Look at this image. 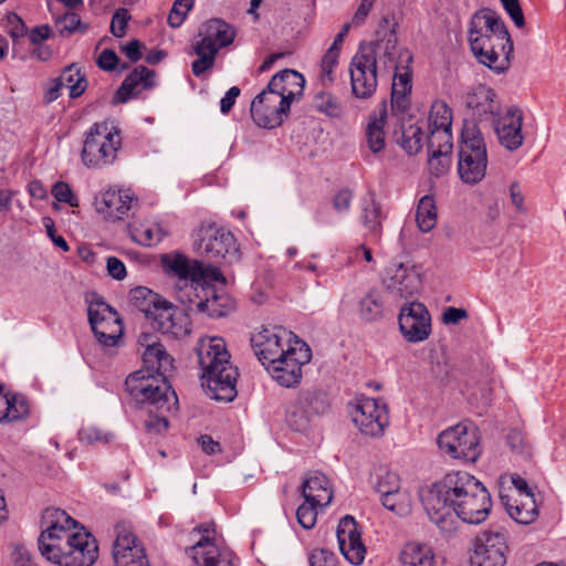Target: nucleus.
Instances as JSON below:
<instances>
[{
  "instance_id": "f257e3e1",
  "label": "nucleus",
  "mask_w": 566,
  "mask_h": 566,
  "mask_svg": "<svg viewBox=\"0 0 566 566\" xmlns=\"http://www.w3.org/2000/svg\"><path fill=\"white\" fill-rule=\"evenodd\" d=\"M421 502L428 517L443 533L454 532L459 520L467 524H481L492 509L488 489L465 471L447 473L422 492Z\"/></svg>"
},
{
  "instance_id": "f03ea898",
  "label": "nucleus",
  "mask_w": 566,
  "mask_h": 566,
  "mask_svg": "<svg viewBox=\"0 0 566 566\" xmlns=\"http://www.w3.org/2000/svg\"><path fill=\"white\" fill-rule=\"evenodd\" d=\"M46 528L39 536L43 557L59 566H92L98 557L96 538L60 509L44 513Z\"/></svg>"
},
{
  "instance_id": "7ed1b4c3",
  "label": "nucleus",
  "mask_w": 566,
  "mask_h": 566,
  "mask_svg": "<svg viewBox=\"0 0 566 566\" xmlns=\"http://www.w3.org/2000/svg\"><path fill=\"white\" fill-rule=\"evenodd\" d=\"M468 41L479 63L496 73L509 69L513 43L504 22L494 11L482 9L472 15Z\"/></svg>"
},
{
  "instance_id": "20e7f679",
  "label": "nucleus",
  "mask_w": 566,
  "mask_h": 566,
  "mask_svg": "<svg viewBox=\"0 0 566 566\" xmlns=\"http://www.w3.org/2000/svg\"><path fill=\"white\" fill-rule=\"evenodd\" d=\"M196 352L202 370V386L211 399L230 402L237 397L238 370L221 337H202Z\"/></svg>"
},
{
  "instance_id": "39448f33",
  "label": "nucleus",
  "mask_w": 566,
  "mask_h": 566,
  "mask_svg": "<svg viewBox=\"0 0 566 566\" xmlns=\"http://www.w3.org/2000/svg\"><path fill=\"white\" fill-rule=\"evenodd\" d=\"M168 375L140 368L129 374L125 380L126 390L138 403L148 405L149 413L155 410H171L177 405L175 391H170Z\"/></svg>"
},
{
  "instance_id": "423d86ee",
  "label": "nucleus",
  "mask_w": 566,
  "mask_h": 566,
  "mask_svg": "<svg viewBox=\"0 0 566 566\" xmlns=\"http://www.w3.org/2000/svg\"><path fill=\"white\" fill-rule=\"evenodd\" d=\"M122 147L119 129L111 122L93 124L85 134L81 159L88 168H104L115 163Z\"/></svg>"
},
{
  "instance_id": "0eeeda50",
  "label": "nucleus",
  "mask_w": 566,
  "mask_h": 566,
  "mask_svg": "<svg viewBox=\"0 0 566 566\" xmlns=\"http://www.w3.org/2000/svg\"><path fill=\"white\" fill-rule=\"evenodd\" d=\"M234 30L220 19H211L203 23L198 31L192 48L198 56L191 64L195 76H201L210 70L216 61L218 51L233 42Z\"/></svg>"
},
{
  "instance_id": "6e6552de",
  "label": "nucleus",
  "mask_w": 566,
  "mask_h": 566,
  "mask_svg": "<svg viewBox=\"0 0 566 566\" xmlns=\"http://www.w3.org/2000/svg\"><path fill=\"white\" fill-rule=\"evenodd\" d=\"M486 167L488 153L483 136L475 124H465L458 153L459 176L464 184L475 185L484 178Z\"/></svg>"
},
{
  "instance_id": "1a4fd4ad",
  "label": "nucleus",
  "mask_w": 566,
  "mask_h": 566,
  "mask_svg": "<svg viewBox=\"0 0 566 566\" xmlns=\"http://www.w3.org/2000/svg\"><path fill=\"white\" fill-rule=\"evenodd\" d=\"M398 39L395 27L381 25L376 32V39L369 43L360 44L358 53L371 60L379 71H399L409 67L412 62L411 53L398 48Z\"/></svg>"
},
{
  "instance_id": "9d476101",
  "label": "nucleus",
  "mask_w": 566,
  "mask_h": 566,
  "mask_svg": "<svg viewBox=\"0 0 566 566\" xmlns=\"http://www.w3.org/2000/svg\"><path fill=\"white\" fill-rule=\"evenodd\" d=\"M163 263L178 277L179 298L184 303L190 297L191 290H197L203 282L224 280L217 266L205 265L198 260L191 261L181 254L165 256Z\"/></svg>"
},
{
  "instance_id": "9b49d317",
  "label": "nucleus",
  "mask_w": 566,
  "mask_h": 566,
  "mask_svg": "<svg viewBox=\"0 0 566 566\" xmlns=\"http://www.w3.org/2000/svg\"><path fill=\"white\" fill-rule=\"evenodd\" d=\"M437 443L443 454L469 463L476 462L482 453L479 430L467 422L443 430Z\"/></svg>"
},
{
  "instance_id": "f8f14e48",
  "label": "nucleus",
  "mask_w": 566,
  "mask_h": 566,
  "mask_svg": "<svg viewBox=\"0 0 566 566\" xmlns=\"http://www.w3.org/2000/svg\"><path fill=\"white\" fill-rule=\"evenodd\" d=\"M88 322L101 347L111 353L123 343L124 326L118 313L102 298L92 301L87 310Z\"/></svg>"
},
{
  "instance_id": "ddd939ff",
  "label": "nucleus",
  "mask_w": 566,
  "mask_h": 566,
  "mask_svg": "<svg viewBox=\"0 0 566 566\" xmlns=\"http://www.w3.org/2000/svg\"><path fill=\"white\" fill-rule=\"evenodd\" d=\"M388 307H396L415 297L421 289V275L413 264L392 262L382 280Z\"/></svg>"
},
{
  "instance_id": "4468645a",
  "label": "nucleus",
  "mask_w": 566,
  "mask_h": 566,
  "mask_svg": "<svg viewBox=\"0 0 566 566\" xmlns=\"http://www.w3.org/2000/svg\"><path fill=\"white\" fill-rule=\"evenodd\" d=\"M192 245L208 261L219 263L238 253L233 234L216 224H202L192 234Z\"/></svg>"
},
{
  "instance_id": "2eb2a0df",
  "label": "nucleus",
  "mask_w": 566,
  "mask_h": 566,
  "mask_svg": "<svg viewBox=\"0 0 566 566\" xmlns=\"http://www.w3.org/2000/svg\"><path fill=\"white\" fill-rule=\"evenodd\" d=\"M286 355L265 366L270 376L283 387H292L302 378V367L312 358L310 346L300 338L286 347Z\"/></svg>"
},
{
  "instance_id": "dca6fc26",
  "label": "nucleus",
  "mask_w": 566,
  "mask_h": 566,
  "mask_svg": "<svg viewBox=\"0 0 566 566\" xmlns=\"http://www.w3.org/2000/svg\"><path fill=\"white\" fill-rule=\"evenodd\" d=\"M350 417L358 430L370 437H379L389 424L386 403L380 399L360 397L350 407Z\"/></svg>"
},
{
  "instance_id": "f3484780",
  "label": "nucleus",
  "mask_w": 566,
  "mask_h": 566,
  "mask_svg": "<svg viewBox=\"0 0 566 566\" xmlns=\"http://www.w3.org/2000/svg\"><path fill=\"white\" fill-rule=\"evenodd\" d=\"M507 549L504 528L491 526L475 537L471 563L473 566H505Z\"/></svg>"
},
{
  "instance_id": "a211bd4d",
  "label": "nucleus",
  "mask_w": 566,
  "mask_h": 566,
  "mask_svg": "<svg viewBox=\"0 0 566 566\" xmlns=\"http://www.w3.org/2000/svg\"><path fill=\"white\" fill-rule=\"evenodd\" d=\"M202 537L186 549V555L193 566H238L239 558L228 547L218 546L210 537L211 525H200L196 528Z\"/></svg>"
},
{
  "instance_id": "6ab92c4d",
  "label": "nucleus",
  "mask_w": 566,
  "mask_h": 566,
  "mask_svg": "<svg viewBox=\"0 0 566 566\" xmlns=\"http://www.w3.org/2000/svg\"><path fill=\"white\" fill-rule=\"evenodd\" d=\"M294 338L298 337L281 326L264 327L252 335L251 345L255 356L265 367L286 355V347L294 345Z\"/></svg>"
},
{
  "instance_id": "aec40b11",
  "label": "nucleus",
  "mask_w": 566,
  "mask_h": 566,
  "mask_svg": "<svg viewBox=\"0 0 566 566\" xmlns=\"http://www.w3.org/2000/svg\"><path fill=\"white\" fill-rule=\"evenodd\" d=\"M290 105L268 85L251 103V117L262 128L280 126L290 113Z\"/></svg>"
},
{
  "instance_id": "412c9836",
  "label": "nucleus",
  "mask_w": 566,
  "mask_h": 566,
  "mask_svg": "<svg viewBox=\"0 0 566 566\" xmlns=\"http://www.w3.org/2000/svg\"><path fill=\"white\" fill-rule=\"evenodd\" d=\"M211 282L206 281L197 290H191L190 297L186 301L187 308L212 318L226 316L234 308V301L224 292L218 293Z\"/></svg>"
},
{
  "instance_id": "4be33fe9",
  "label": "nucleus",
  "mask_w": 566,
  "mask_h": 566,
  "mask_svg": "<svg viewBox=\"0 0 566 566\" xmlns=\"http://www.w3.org/2000/svg\"><path fill=\"white\" fill-rule=\"evenodd\" d=\"M116 539L113 557L116 566H149L142 542L129 525L118 523L115 527Z\"/></svg>"
},
{
  "instance_id": "5701e85b",
  "label": "nucleus",
  "mask_w": 566,
  "mask_h": 566,
  "mask_svg": "<svg viewBox=\"0 0 566 566\" xmlns=\"http://www.w3.org/2000/svg\"><path fill=\"white\" fill-rule=\"evenodd\" d=\"M116 539L113 557L116 566H149L142 542L129 525L118 523L115 527Z\"/></svg>"
},
{
  "instance_id": "b1692460",
  "label": "nucleus",
  "mask_w": 566,
  "mask_h": 566,
  "mask_svg": "<svg viewBox=\"0 0 566 566\" xmlns=\"http://www.w3.org/2000/svg\"><path fill=\"white\" fill-rule=\"evenodd\" d=\"M399 328L410 343L427 339L431 333V316L420 302H409L400 308L398 316Z\"/></svg>"
},
{
  "instance_id": "393cba45",
  "label": "nucleus",
  "mask_w": 566,
  "mask_h": 566,
  "mask_svg": "<svg viewBox=\"0 0 566 566\" xmlns=\"http://www.w3.org/2000/svg\"><path fill=\"white\" fill-rule=\"evenodd\" d=\"M336 535L339 551L345 559L355 566L363 564L366 547L361 541L358 524L353 516L346 515L339 521Z\"/></svg>"
},
{
  "instance_id": "a878e982",
  "label": "nucleus",
  "mask_w": 566,
  "mask_h": 566,
  "mask_svg": "<svg viewBox=\"0 0 566 566\" xmlns=\"http://www.w3.org/2000/svg\"><path fill=\"white\" fill-rule=\"evenodd\" d=\"M376 67L371 60L360 53H356L350 62L349 74L352 93L355 97L366 99L374 95L377 90L378 81Z\"/></svg>"
},
{
  "instance_id": "bb28decb",
  "label": "nucleus",
  "mask_w": 566,
  "mask_h": 566,
  "mask_svg": "<svg viewBox=\"0 0 566 566\" xmlns=\"http://www.w3.org/2000/svg\"><path fill=\"white\" fill-rule=\"evenodd\" d=\"M492 125L499 143L507 150H516L523 145V114L520 108L509 107L503 115L492 122Z\"/></svg>"
},
{
  "instance_id": "cd10ccee",
  "label": "nucleus",
  "mask_w": 566,
  "mask_h": 566,
  "mask_svg": "<svg viewBox=\"0 0 566 566\" xmlns=\"http://www.w3.org/2000/svg\"><path fill=\"white\" fill-rule=\"evenodd\" d=\"M465 105L481 122H493L501 115V103L495 91L486 85L473 87L465 97Z\"/></svg>"
},
{
  "instance_id": "c85d7f7f",
  "label": "nucleus",
  "mask_w": 566,
  "mask_h": 566,
  "mask_svg": "<svg viewBox=\"0 0 566 566\" xmlns=\"http://www.w3.org/2000/svg\"><path fill=\"white\" fill-rule=\"evenodd\" d=\"M451 126V108L441 99L434 101L428 117L427 140H430L431 146L437 142L441 144L442 148L448 149L449 142L452 140Z\"/></svg>"
},
{
  "instance_id": "c756f323",
  "label": "nucleus",
  "mask_w": 566,
  "mask_h": 566,
  "mask_svg": "<svg viewBox=\"0 0 566 566\" xmlns=\"http://www.w3.org/2000/svg\"><path fill=\"white\" fill-rule=\"evenodd\" d=\"M137 203V198L129 189L109 188L102 192L97 210L108 220H122Z\"/></svg>"
},
{
  "instance_id": "7c9ffc66",
  "label": "nucleus",
  "mask_w": 566,
  "mask_h": 566,
  "mask_svg": "<svg viewBox=\"0 0 566 566\" xmlns=\"http://www.w3.org/2000/svg\"><path fill=\"white\" fill-rule=\"evenodd\" d=\"M268 85L291 106L293 101L303 95L305 78L300 72L285 69L276 73Z\"/></svg>"
},
{
  "instance_id": "2f4dec72",
  "label": "nucleus",
  "mask_w": 566,
  "mask_h": 566,
  "mask_svg": "<svg viewBox=\"0 0 566 566\" xmlns=\"http://www.w3.org/2000/svg\"><path fill=\"white\" fill-rule=\"evenodd\" d=\"M155 72L146 66L139 65L135 67L118 88L116 93L117 99L122 103H126L144 90L153 87L155 85Z\"/></svg>"
},
{
  "instance_id": "473e14b6",
  "label": "nucleus",
  "mask_w": 566,
  "mask_h": 566,
  "mask_svg": "<svg viewBox=\"0 0 566 566\" xmlns=\"http://www.w3.org/2000/svg\"><path fill=\"white\" fill-rule=\"evenodd\" d=\"M302 495L306 501L329 505L333 490L328 478L318 471L310 472L302 483Z\"/></svg>"
},
{
  "instance_id": "72a5a7b5",
  "label": "nucleus",
  "mask_w": 566,
  "mask_h": 566,
  "mask_svg": "<svg viewBox=\"0 0 566 566\" xmlns=\"http://www.w3.org/2000/svg\"><path fill=\"white\" fill-rule=\"evenodd\" d=\"M148 335H143L139 343L145 345L143 353V368L153 369L155 373L168 375L174 369V358L167 353L160 343H146Z\"/></svg>"
},
{
  "instance_id": "f704fd0d",
  "label": "nucleus",
  "mask_w": 566,
  "mask_h": 566,
  "mask_svg": "<svg viewBox=\"0 0 566 566\" xmlns=\"http://www.w3.org/2000/svg\"><path fill=\"white\" fill-rule=\"evenodd\" d=\"M388 116L387 106L384 103L378 114L370 115L365 128V140L371 153L378 154L386 146L385 125Z\"/></svg>"
},
{
  "instance_id": "c9c22d12",
  "label": "nucleus",
  "mask_w": 566,
  "mask_h": 566,
  "mask_svg": "<svg viewBox=\"0 0 566 566\" xmlns=\"http://www.w3.org/2000/svg\"><path fill=\"white\" fill-rule=\"evenodd\" d=\"M501 502L507 514L520 524H530L537 516L535 499H515L510 494H501Z\"/></svg>"
},
{
  "instance_id": "e433bc0d",
  "label": "nucleus",
  "mask_w": 566,
  "mask_h": 566,
  "mask_svg": "<svg viewBox=\"0 0 566 566\" xmlns=\"http://www.w3.org/2000/svg\"><path fill=\"white\" fill-rule=\"evenodd\" d=\"M400 560L403 565L409 566H434L436 556L429 545L409 542L400 553Z\"/></svg>"
},
{
  "instance_id": "4c0bfd02",
  "label": "nucleus",
  "mask_w": 566,
  "mask_h": 566,
  "mask_svg": "<svg viewBox=\"0 0 566 566\" xmlns=\"http://www.w3.org/2000/svg\"><path fill=\"white\" fill-rule=\"evenodd\" d=\"M313 107L329 118L338 119L345 115V106L342 101L328 88L316 86V92L313 96Z\"/></svg>"
},
{
  "instance_id": "58836bf2",
  "label": "nucleus",
  "mask_w": 566,
  "mask_h": 566,
  "mask_svg": "<svg viewBox=\"0 0 566 566\" xmlns=\"http://www.w3.org/2000/svg\"><path fill=\"white\" fill-rule=\"evenodd\" d=\"M428 148V166L430 172L436 176L444 175L450 167V154L452 150V140L449 142L448 149L442 148L440 143H433L431 146L430 140H427Z\"/></svg>"
},
{
  "instance_id": "ea45409f",
  "label": "nucleus",
  "mask_w": 566,
  "mask_h": 566,
  "mask_svg": "<svg viewBox=\"0 0 566 566\" xmlns=\"http://www.w3.org/2000/svg\"><path fill=\"white\" fill-rule=\"evenodd\" d=\"M386 306H388L386 302V295L381 296L378 291L373 290L360 300V317L366 322H376L384 316Z\"/></svg>"
},
{
  "instance_id": "a19ab883",
  "label": "nucleus",
  "mask_w": 566,
  "mask_h": 566,
  "mask_svg": "<svg viewBox=\"0 0 566 566\" xmlns=\"http://www.w3.org/2000/svg\"><path fill=\"white\" fill-rule=\"evenodd\" d=\"M395 140L408 155H415L422 148V129L417 124L402 126L395 132Z\"/></svg>"
},
{
  "instance_id": "79ce46f5",
  "label": "nucleus",
  "mask_w": 566,
  "mask_h": 566,
  "mask_svg": "<svg viewBox=\"0 0 566 566\" xmlns=\"http://www.w3.org/2000/svg\"><path fill=\"white\" fill-rule=\"evenodd\" d=\"M403 72L396 71L392 80L391 103L398 108H406L407 96L411 92V73L408 67Z\"/></svg>"
},
{
  "instance_id": "37998d69",
  "label": "nucleus",
  "mask_w": 566,
  "mask_h": 566,
  "mask_svg": "<svg viewBox=\"0 0 566 566\" xmlns=\"http://www.w3.org/2000/svg\"><path fill=\"white\" fill-rule=\"evenodd\" d=\"M57 78L72 98L81 96L87 87L85 76L74 64L66 66Z\"/></svg>"
},
{
  "instance_id": "c03bdc74",
  "label": "nucleus",
  "mask_w": 566,
  "mask_h": 566,
  "mask_svg": "<svg viewBox=\"0 0 566 566\" xmlns=\"http://www.w3.org/2000/svg\"><path fill=\"white\" fill-rule=\"evenodd\" d=\"M416 221L421 232H430L437 224V207L431 196H424L420 199Z\"/></svg>"
},
{
  "instance_id": "a18cd8bd",
  "label": "nucleus",
  "mask_w": 566,
  "mask_h": 566,
  "mask_svg": "<svg viewBox=\"0 0 566 566\" xmlns=\"http://www.w3.org/2000/svg\"><path fill=\"white\" fill-rule=\"evenodd\" d=\"M381 208L373 198H364L361 201V222L368 233L378 235L381 229Z\"/></svg>"
},
{
  "instance_id": "49530a36",
  "label": "nucleus",
  "mask_w": 566,
  "mask_h": 566,
  "mask_svg": "<svg viewBox=\"0 0 566 566\" xmlns=\"http://www.w3.org/2000/svg\"><path fill=\"white\" fill-rule=\"evenodd\" d=\"M129 301L134 307L148 317L153 310L163 301L157 293L145 286H137L129 293Z\"/></svg>"
},
{
  "instance_id": "de8ad7c7",
  "label": "nucleus",
  "mask_w": 566,
  "mask_h": 566,
  "mask_svg": "<svg viewBox=\"0 0 566 566\" xmlns=\"http://www.w3.org/2000/svg\"><path fill=\"white\" fill-rule=\"evenodd\" d=\"M381 504L389 511L399 516H406L411 512L412 499L407 490H401L385 494L380 497Z\"/></svg>"
},
{
  "instance_id": "09e8293b",
  "label": "nucleus",
  "mask_w": 566,
  "mask_h": 566,
  "mask_svg": "<svg viewBox=\"0 0 566 566\" xmlns=\"http://www.w3.org/2000/svg\"><path fill=\"white\" fill-rule=\"evenodd\" d=\"M301 403L306 408L311 417L323 415L329 409V400L327 395L321 390L302 391L297 396Z\"/></svg>"
},
{
  "instance_id": "8fccbe9b",
  "label": "nucleus",
  "mask_w": 566,
  "mask_h": 566,
  "mask_svg": "<svg viewBox=\"0 0 566 566\" xmlns=\"http://www.w3.org/2000/svg\"><path fill=\"white\" fill-rule=\"evenodd\" d=\"M311 419L312 417L298 398L289 405L285 421L294 431H305L310 427Z\"/></svg>"
},
{
  "instance_id": "3c124183",
  "label": "nucleus",
  "mask_w": 566,
  "mask_h": 566,
  "mask_svg": "<svg viewBox=\"0 0 566 566\" xmlns=\"http://www.w3.org/2000/svg\"><path fill=\"white\" fill-rule=\"evenodd\" d=\"M338 57L339 55L335 54L334 50L326 51L321 61L316 86L328 88L334 83Z\"/></svg>"
},
{
  "instance_id": "603ef678",
  "label": "nucleus",
  "mask_w": 566,
  "mask_h": 566,
  "mask_svg": "<svg viewBox=\"0 0 566 566\" xmlns=\"http://www.w3.org/2000/svg\"><path fill=\"white\" fill-rule=\"evenodd\" d=\"M374 488L380 494V497L385 494L398 491L400 486V478L397 473L389 471L386 468H379L374 473Z\"/></svg>"
},
{
  "instance_id": "864d4df0",
  "label": "nucleus",
  "mask_w": 566,
  "mask_h": 566,
  "mask_svg": "<svg viewBox=\"0 0 566 566\" xmlns=\"http://www.w3.org/2000/svg\"><path fill=\"white\" fill-rule=\"evenodd\" d=\"M160 333L174 338H181L190 334V319L182 311L176 313L174 318L160 326Z\"/></svg>"
},
{
  "instance_id": "5fc2aeb1",
  "label": "nucleus",
  "mask_w": 566,
  "mask_h": 566,
  "mask_svg": "<svg viewBox=\"0 0 566 566\" xmlns=\"http://www.w3.org/2000/svg\"><path fill=\"white\" fill-rule=\"evenodd\" d=\"M324 506L325 505L316 503L315 501L304 500V503H302L296 511L298 524L305 530L313 528L317 520V510Z\"/></svg>"
},
{
  "instance_id": "6e6d98bb",
  "label": "nucleus",
  "mask_w": 566,
  "mask_h": 566,
  "mask_svg": "<svg viewBox=\"0 0 566 566\" xmlns=\"http://www.w3.org/2000/svg\"><path fill=\"white\" fill-rule=\"evenodd\" d=\"M133 238L140 244L151 247L163 240V232L157 226H140L132 230Z\"/></svg>"
},
{
  "instance_id": "4d7b16f0",
  "label": "nucleus",
  "mask_w": 566,
  "mask_h": 566,
  "mask_svg": "<svg viewBox=\"0 0 566 566\" xmlns=\"http://www.w3.org/2000/svg\"><path fill=\"white\" fill-rule=\"evenodd\" d=\"M180 312V310L176 308L167 301L163 300L157 307H155L151 314L147 317L151 319L153 327L160 331V326H164L169 319L174 318L176 313Z\"/></svg>"
},
{
  "instance_id": "13d9d810",
  "label": "nucleus",
  "mask_w": 566,
  "mask_h": 566,
  "mask_svg": "<svg viewBox=\"0 0 566 566\" xmlns=\"http://www.w3.org/2000/svg\"><path fill=\"white\" fill-rule=\"evenodd\" d=\"M192 6L193 0H176L168 15L169 25L172 28L180 27Z\"/></svg>"
},
{
  "instance_id": "bf43d9fd",
  "label": "nucleus",
  "mask_w": 566,
  "mask_h": 566,
  "mask_svg": "<svg viewBox=\"0 0 566 566\" xmlns=\"http://www.w3.org/2000/svg\"><path fill=\"white\" fill-rule=\"evenodd\" d=\"M112 437L113 436L111 433L104 432L94 426L83 427L78 431V439L87 444L108 443L112 440Z\"/></svg>"
},
{
  "instance_id": "052dcab7",
  "label": "nucleus",
  "mask_w": 566,
  "mask_h": 566,
  "mask_svg": "<svg viewBox=\"0 0 566 566\" xmlns=\"http://www.w3.org/2000/svg\"><path fill=\"white\" fill-rule=\"evenodd\" d=\"M52 196L59 201L67 203L70 207H78V199L74 195L69 184L64 181H57L52 187Z\"/></svg>"
},
{
  "instance_id": "680f3d73",
  "label": "nucleus",
  "mask_w": 566,
  "mask_h": 566,
  "mask_svg": "<svg viewBox=\"0 0 566 566\" xmlns=\"http://www.w3.org/2000/svg\"><path fill=\"white\" fill-rule=\"evenodd\" d=\"M8 421H15L29 415V405L22 396H9Z\"/></svg>"
},
{
  "instance_id": "e2e57ef3",
  "label": "nucleus",
  "mask_w": 566,
  "mask_h": 566,
  "mask_svg": "<svg viewBox=\"0 0 566 566\" xmlns=\"http://www.w3.org/2000/svg\"><path fill=\"white\" fill-rule=\"evenodd\" d=\"M60 33H74L75 31L85 32L86 25L82 23L80 17L76 13L70 12L65 13L62 18H60L56 22Z\"/></svg>"
},
{
  "instance_id": "0e129e2a",
  "label": "nucleus",
  "mask_w": 566,
  "mask_h": 566,
  "mask_svg": "<svg viewBox=\"0 0 566 566\" xmlns=\"http://www.w3.org/2000/svg\"><path fill=\"white\" fill-rule=\"evenodd\" d=\"M130 19L128 10L118 9L114 12L112 22H111V32L116 38H122L125 35L127 23Z\"/></svg>"
},
{
  "instance_id": "69168bd1",
  "label": "nucleus",
  "mask_w": 566,
  "mask_h": 566,
  "mask_svg": "<svg viewBox=\"0 0 566 566\" xmlns=\"http://www.w3.org/2000/svg\"><path fill=\"white\" fill-rule=\"evenodd\" d=\"M310 566H336L337 557L324 548L314 549L308 558Z\"/></svg>"
},
{
  "instance_id": "338daca9",
  "label": "nucleus",
  "mask_w": 566,
  "mask_h": 566,
  "mask_svg": "<svg viewBox=\"0 0 566 566\" xmlns=\"http://www.w3.org/2000/svg\"><path fill=\"white\" fill-rule=\"evenodd\" d=\"M154 411H155V409L153 408V412ZM167 411L168 410H156V412H158V413L154 417L150 416L149 419L146 420V422H145L146 429L149 432H155V433L165 432L168 429V420L165 416V412H167Z\"/></svg>"
},
{
  "instance_id": "774afa93",
  "label": "nucleus",
  "mask_w": 566,
  "mask_h": 566,
  "mask_svg": "<svg viewBox=\"0 0 566 566\" xmlns=\"http://www.w3.org/2000/svg\"><path fill=\"white\" fill-rule=\"evenodd\" d=\"M13 566H35L30 551L24 545H14L11 552Z\"/></svg>"
}]
</instances>
